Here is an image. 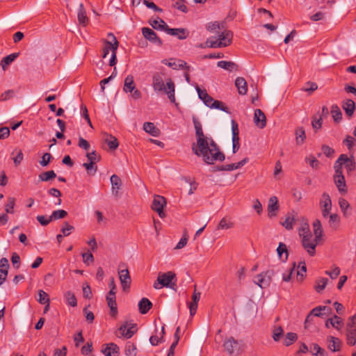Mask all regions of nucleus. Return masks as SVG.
Listing matches in <instances>:
<instances>
[{"label": "nucleus", "instance_id": "nucleus-1", "mask_svg": "<svg viewBox=\"0 0 356 356\" xmlns=\"http://www.w3.org/2000/svg\"><path fill=\"white\" fill-rule=\"evenodd\" d=\"M197 138V147H192L193 152L197 156H202L203 161L207 164H213L216 161H223L225 154L220 152L218 146L211 138L204 134L200 122L195 118H193Z\"/></svg>", "mask_w": 356, "mask_h": 356}, {"label": "nucleus", "instance_id": "nucleus-2", "mask_svg": "<svg viewBox=\"0 0 356 356\" xmlns=\"http://www.w3.org/2000/svg\"><path fill=\"white\" fill-rule=\"evenodd\" d=\"M163 74L156 72L152 76V88L156 93L166 94L172 103L175 102V84L171 78H167L165 82L163 80Z\"/></svg>", "mask_w": 356, "mask_h": 356}, {"label": "nucleus", "instance_id": "nucleus-3", "mask_svg": "<svg viewBox=\"0 0 356 356\" xmlns=\"http://www.w3.org/2000/svg\"><path fill=\"white\" fill-rule=\"evenodd\" d=\"M233 39V33L229 30H225L218 35V39L211 37L207 39L206 44L211 48L225 47L231 44Z\"/></svg>", "mask_w": 356, "mask_h": 356}, {"label": "nucleus", "instance_id": "nucleus-4", "mask_svg": "<svg viewBox=\"0 0 356 356\" xmlns=\"http://www.w3.org/2000/svg\"><path fill=\"white\" fill-rule=\"evenodd\" d=\"M222 346L229 356H239L244 350L242 341L237 340L233 337L225 338Z\"/></svg>", "mask_w": 356, "mask_h": 356}, {"label": "nucleus", "instance_id": "nucleus-5", "mask_svg": "<svg viewBox=\"0 0 356 356\" xmlns=\"http://www.w3.org/2000/svg\"><path fill=\"white\" fill-rule=\"evenodd\" d=\"M175 274L172 271H168L165 273H159L153 286L156 289H161L164 286L171 288L172 285H176L175 283H172V281L175 280Z\"/></svg>", "mask_w": 356, "mask_h": 356}, {"label": "nucleus", "instance_id": "nucleus-6", "mask_svg": "<svg viewBox=\"0 0 356 356\" xmlns=\"http://www.w3.org/2000/svg\"><path fill=\"white\" fill-rule=\"evenodd\" d=\"M343 165L345 166L348 172H352L356 168V163L354 156L348 157L346 154H341L334 165V169L342 170Z\"/></svg>", "mask_w": 356, "mask_h": 356}, {"label": "nucleus", "instance_id": "nucleus-7", "mask_svg": "<svg viewBox=\"0 0 356 356\" xmlns=\"http://www.w3.org/2000/svg\"><path fill=\"white\" fill-rule=\"evenodd\" d=\"M273 275L274 271L273 270L263 272L255 277L254 282L262 289L266 288L270 284Z\"/></svg>", "mask_w": 356, "mask_h": 356}, {"label": "nucleus", "instance_id": "nucleus-8", "mask_svg": "<svg viewBox=\"0 0 356 356\" xmlns=\"http://www.w3.org/2000/svg\"><path fill=\"white\" fill-rule=\"evenodd\" d=\"M319 206L321 209L322 216L327 218L332 209V200L328 193H323L321 195Z\"/></svg>", "mask_w": 356, "mask_h": 356}, {"label": "nucleus", "instance_id": "nucleus-9", "mask_svg": "<svg viewBox=\"0 0 356 356\" xmlns=\"http://www.w3.org/2000/svg\"><path fill=\"white\" fill-rule=\"evenodd\" d=\"M319 241H316V238H313L312 235L309 236H303L302 238V244L310 256H314L316 252V247Z\"/></svg>", "mask_w": 356, "mask_h": 356}, {"label": "nucleus", "instance_id": "nucleus-10", "mask_svg": "<svg viewBox=\"0 0 356 356\" xmlns=\"http://www.w3.org/2000/svg\"><path fill=\"white\" fill-rule=\"evenodd\" d=\"M334 181L339 193H347V186L342 170L334 169Z\"/></svg>", "mask_w": 356, "mask_h": 356}, {"label": "nucleus", "instance_id": "nucleus-11", "mask_svg": "<svg viewBox=\"0 0 356 356\" xmlns=\"http://www.w3.org/2000/svg\"><path fill=\"white\" fill-rule=\"evenodd\" d=\"M166 204V200L164 197L161 195H155L152 202V209L157 212L161 218L165 216L163 207Z\"/></svg>", "mask_w": 356, "mask_h": 356}, {"label": "nucleus", "instance_id": "nucleus-12", "mask_svg": "<svg viewBox=\"0 0 356 356\" xmlns=\"http://www.w3.org/2000/svg\"><path fill=\"white\" fill-rule=\"evenodd\" d=\"M108 36L113 38V42H109L108 40L104 41V47L103 48L102 55L103 58H106L109 54L110 51H112V54H113V52H117V49L119 46V42L113 33H108Z\"/></svg>", "mask_w": 356, "mask_h": 356}, {"label": "nucleus", "instance_id": "nucleus-13", "mask_svg": "<svg viewBox=\"0 0 356 356\" xmlns=\"http://www.w3.org/2000/svg\"><path fill=\"white\" fill-rule=\"evenodd\" d=\"M280 210L278 199L276 196H272L268 202V216L269 218L275 217Z\"/></svg>", "mask_w": 356, "mask_h": 356}, {"label": "nucleus", "instance_id": "nucleus-14", "mask_svg": "<svg viewBox=\"0 0 356 356\" xmlns=\"http://www.w3.org/2000/svg\"><path fill=\"white\" fill-rule=\"evenodd\" d=\"M142 33L145 39L149 42L161 46L162 44L161 40L157 36L156 33L151 29L143 27L142 29Z\"/></svg>", "mask_w": 356, "mask_h": 356}, {"label": "nucleus", "instance_id": "nucleus-15", "mask_svg": "<svg viewBox=\"0 0 356 356\" xmlns=\"http://www.w3.org/2000/svg\"><path fill=\"white\" fill-rule=\"evenodd\" d=\"M119 278L124 291L130 287L131 284V277L129 275V272L127 268L122 269L119 270Z\"/></svg>", "mask_w": 356, "mask_h": 356}, {"label": "nucleus", "instance_id": "nucleus-16", "mask_svg": "<svg viewBox=\"0 0 356 356\" xmlns=\"http://www.w3.org/2000/svg\"><path fill=\"white\" fill-rule=\"evenodd\" d=\"M166 33L168 35L177 37L179 40H184L189 35V31L184 28L172 29L168 26Z\"/></svg>", "mask_w": 356, "mask_h": 356}, {"label": "nucleus", "instance_id": "nucleus-17", "mask_svg": "<svg viewBox=\"0 0 356 356\" xmlns=\"http://www.w3.org/2000/svg\"><path fill=\"white\" fill-rule=\"evenodd\" d=\"M115 299V293H113L112 291H109L106 296V301L108 306L111 309V315L113 317L116 316L118 314V307Z\"/></svg>", "mask_w": 356, "mask_h": 356}, {"label": "nucleus", "instance_id": "nucleus-18", "mask_svg": "<svg viewBox=\"0 0 356 356\" xmlns=\"http://www.w3.org/2000/svg\"><path fill=\"white\" fill-rule=\"evenodd\" d=\"M248 161H249L248 158H245L243 160H241V161L236 163L227 164V165H222L221 166H219L217 168V170L232 171V170L241 168L245 164H246L248 162Z\"/></svg>", "mask_w": 356, "mask_h": 356}, {"label": "nucleus", "instance_id": "nucleus-19", "mask_svg": "<svg viewBox=\"0 0 356 356\" xmlns=\"http://www.w3.org/2000/svg\"><path fill=\"white\" fill-rule=\"evenodd\" d=\"M9 263L8 259L3 257L0 260V286L5 282L8 276Z\"/></svg>", "mask_w": 356, "mask_h": 356}, {"label": "nucleus", "instance_id": "nucleus-20", "mask_svg": "<svg viewBox=\"0 0 356 356\" xmlns=\"http://www.w3.org/2000/svg\"><path fill=\"white\" fill-rule=\"evenodd\" d=\"M254 122L255 124L263 129L266 125V118L264 113L261 109H256L254 111Z\"/></svg>", "mask_w": 356, "mask_h": 356}, {"label": "nucleus", "instance_id": "nucleus-21", "mask_svg": "<svg viewBox=\"0 0 356 356\" xmlns=\"http://www.w3.org/2000/svg\"><path fill=\"white\" fill-rule=\"evenodd\" d=\"M120 348L113 343L106 344V347L102 350V352L106 356H118Z\"/></svg>", "mask_w": 356, "mask_h": 356}, {"label": "nucleus", "instance_id": "nucleus-22", "mask_svg": "<svg viewBox=\"0 0 356 356\" xmlns=\"http://www.w3.org/2000/svg\"><path fill=\"white\" fill-rule=\"evenodd\" d=\"M235 86L240 95H244L248 92V83L243 77H237L235 80Z\"/></svg>", "mask_w": 356, "mask_h": 356}, {"label": "nucleus", "instance_id": "nucleus-23", "mask_svg": "<svg viewBox=\"0 0 356 356\" xmlns=\"http://www.w3.org/2000/svg\"><path fill=\"white\" fill-rule=\"evenodd\" d=\"M136 325L132 324L129 327L127 325H122L120 327V332L122 336L125 337L126 339H130L136 332Z\"/></svg>", "mask_w": 356, "mask_h": 356}, {"label": "nucleus", "instance_id": "nucleus-24", "mask_svg": "<svg viewBox=\"0 0 356 356\" xmlns=\"http://www.w3.org/2000/svg\"><path fill=\"white\" fill-rule=\"evenodd\" d=\"M111 189L112 193L115 195H118L119 191L122 186V181L121 179L116 175H113L111 177Z\"/></svg>", "mask_w": 356, "mask_h": 356}, {"label": "nucleus", "instance_id": "nucleus-25", "mask_svg": "<svg viewBox=\"0 0 356 356\" xmlns=\"http://www.w3.org/2000/svg\"><path fill=\"white\" fill-rule=\"evenodd\" d=\"M200 296L201 293L200 292H196L195 291H194L192 296V301L188 305L191 316H193L197 311V304L200 299Z\"/></svg>", "mask_w": 356, "mask_h": 356}, {"label": "nucleus", "instance_id": "nucleus-26", "mask_svg": "<svg viewBox=\"0 0 356 356\" xmlns=\"http://www.w3.org/2000/svg\"><path fill=\"white\" fill-rule=\"evenodd\" d=\"M143 129L145 132L154 137L159 136L161 134L159 129L156 127L152 122H145L143 124Z\"/></svg>", "mask_w": 356, "mask_h": 356}, {"label": "nucleus", "instance_id": "nucleus-27", "mask_svg": "<svg viewBox=\"0 0 356 356\" xmlns=\"http://www.w3.org/2000/svg\"><path fill=\"white\" fill-rule=\"evenodd\" d=\"M342 108L348 117H352L355 110V104L352 99H346L343 102Z\"/></svg>", "mask_w": 356, "mask_h": 356}, {"label": "nucleus", "instance_id": "nucleus-28", "mask_svg": "<svg viewBox=\"0 0 356 356\" xmlns=\"http://www.w3.org/2000/svg\"><path fill=\"white\" fill-rule=\"evenodd\" d=\"M136 88L134 76L129 74L124 79L123 90L124 92H131Z\"/></svg>", "mask_w": 356, "mask_h": 356}, {"label": "nucleus", "instance_id": "nucleus-29", "mask_svg": "<svg viewBox=\"0 0 356 356\" xmlns=\"http://www.w3.org/2000/svg\"><path fill=\"white\" fill-rule=\"evenodd\" d=\"M138 307L140 312L143 314H145L152 307V303L149 299L143 298L138 303Z\"/></svg>", "mask_w": 356, "mask_h": 356}, {"label": "nucleus", "instance_id": "nucleus-30", "mask_svg": "<svg viewBox=\"0 0 356 356\" xmlns=\"http://www.w3.org/2000/svg\"><path fill=\"white\" fill-rule=\"evenodd\" d=\"M149 24L153 29L156 30L164 31L165 32H167V29H168L167 24L160 18L150 20Z\"/></svg>", "mask_w": 356, "mask_h": 356}, {"label": "nucleus", "instance_id": "nucleus-31", "mask_svg": "<svg viewBox=\"0 0 356 356\" xmlns=\"http://www.w3.org/2000/svg\"><path fill=\"white\" fill-rule=\"evenodd\" d=\"M330 324L336 329L340 330L343 325V321L340 317L334 315L332 318L327 319L325 322V326L327 327H330Z\"/></svg>", "mask_w": 356, "mask_h": 356}, {"label": "nucleus", "instance_id": "nucleus-32", "mask_svg": "<svg viewBox=\"0 0 356 356\" xmlns=\"http://www.w3.org/2000/svg\"><path fill=\"white\" fill-rule=\"evenodd\" d=\"M104 141L112 150L116 149L119 145L118 139L111 134H106L104 135Z\"/></svg>", "mask_w": 356, "mask_h": 356}, {"label": "nucleus", "instance_id": "nucleus-33", "mask_svg": "<svg viewBox=\"0 0 356 356\" xmlns=\"http://www.w3.org/2000/svg\"><path fill=\"white\" fill-rule=\"evenodd\" d=\"M234 226V222L230 218L224 217L220 220L217 229H229L233 228Z\"/></svg>", "mask_w": 356, "mask_h": 356}, {"label": "nucleus", "instance_id": "nucleus-34", "mask_svg": "<svg viewBox=\"0 0 356 356\" xmlns=\"http://www.w3.org/2000/svg\"><path fill=\"white\" fill-rule=\"evenodd\" d=\"M312 226L316 241H320L323 236V229L321 221L318 219H316L314 221Z\"/></svg>", "mask_w": 356, "mask_h": 356}, {"label": "nucleus", "instance_id": "nucleus-35", "mask_svg": "<svg viewBox=\"0 0 356 356\" xmlns=\"http://www.w3.org/2000/svg\"><path fill=\"white\" fill-rule=\"evenodd\" d=\"M77 17L80 24H82L84 26L88 24V18L86 15V12L83 8V3H80L79 5Z\"/></svg>", "mask_w": 356, "mask_h": 356}, {"label": "nucleus", "instance_id": "nucleus-36", "mask_svg": "<svg viewBox=\"0 0 356 356\" xmlns=\"http://www.w3.org/2000/svg\"><path fill=\"white\" fill-rule=\"evenodd\" d=\"M327 341L330 343L328 348L330 350L336 352L340 350V346L341 342L339 339L330 336L327 338Z\"/></svg>", "mask_w": 356, "mask_h": 356}, {"label": "nucleus", "instance_id": "nucleus-37", "mask_svg": "<svg viewBox=\"0 0 356 356\" xmlns=\"http://www.w3.org/2000/svg\"><path fill=\"white\" fill-rule=\"evenodd\" d=\"M217 65L218 67L229 72L237 70L238 68L237 65L232 61L220 60L218 62Z\"/></svg>", "mask_w": 356, "mask_h": 356}, {"label": "nucleus", "instance_id": "nucleus-38", "mask_svg": "<svg viewBox=\"0 0 356 356\" xmlns=\"http://www.w3.org/2000/svg\"><path fill=\"white\" fill-rule=\"evenodd\" d=\"M19 56V53H13L11 54L4 58L1 60V66L3 70H6V66L9 65L12 62H13Z\"/></svg>", "mask_w": 356, "mask_h": 356}, {"label": "nucleus", "instance_id": "nucleus-39", "mask_svg": "<svg viewBox=\"0 0 356 356\" xmlns=\"http://www.w3.org/2000/svg\"><path fill=\"white\" fill-rule=\"evenodd\" d=\"M296 141L298 145H302L306 138L305 131L303 127H298L296 130Z\"/></svg>", "mask_w": 356, "mask_h": 356}, {"label": "nucleus", "instance_id": "nucleus-40", "mask_svg": "<svg viewBox=\"0 0 356 356\" xmlns=\"http://www.w3.org/2000/svg\"><path fill=\"white\" fill-rule=\"evenodd\" d=\"M331 114L335 122H339L342 119V113L339 107L334 104L331 108Z\"/></svg>", "mask_w": 356, "mask_h": 356}, {"label": "nucleus", "instance_id": "nucleus-41", "mask_svg": "<svg viewBox=\"0 0 356 356\" xmlns=\"http://www.w3.org/2000/svg\"><path fill=\"white\" fill-rule=\"evenodd\" d=\"M124 353L127 356H136V346L134 343L128 341L125 346Z\"/></svg>", "mask_w": 356, "mask_h": 356}, {"label": "nucleus", "instance_id": "nucleus-42", "mask_svg": "<svg viewBox=\"0 0 356 356\" xmlns=\"http://www.w3.org/2000/svg\"><path fill=\"white\" fill-rule=\"evenodd\" d=\"M64 298L69 305L72 307H76L77 305V300L73 292L70 291H66L64 293Z\"/></svg>", "mask_w": 356, "mask_h": 356}, {"label": "nucleus", "instance_id": "nucleus-43", "mask_svg": "<svg viewBox=\"0 0 356 356\" xmlns=\"http://www.w3.org/2000/svg\"><path fill=\"white\" fill-rule=\"evenodd\" d=\"M295 220H296L294 216L291 214H289L286 216L285 220L284 221L280 222V223L286 229L291 230L293 228Z\"/></svg>", "mask_w": 356, "mask_h": 356}, {"label": "nucleus", "instance_id": "nucleus-44", "mask_svg": "<svg viewBox=\"0 0 356 356\" xmlns=\"http://www.w3.org/2000/svg\"><path fill=\"white\" fill-rule=\"evenodd\" d=\"M330 309L327 307L326 306H319L314 308L311 312V315H313L314 316H318L320 317L323 316V314H326L325 312L330 311Z\"/></svg>", "mask_w": 356, "mask_h": 356}, {"label": "nucleus", "instance_id": "nucleus-45", "mask_svg": "<svg viewBox=\"0 0 356 356\" xmlns=\"http://www.w3.org/2000/svg\"><path fill=\"white\" fill-rule=\"evenodd\" d=\"M56 177V174L54 170H49L47 172H42L39 175L38 177L40 181H48L52 179H54Z\"/></svg>", "mask_w": 356, "mask_h": 356}, {"label": "nucleus", "instance_id": "nucleus-46", "mask_svg": "<svg viewBox=\"0 0 356 356\" xmlns=\"http://www.w3.org/2000/svg\"><path fill=\"white\" fill-rule=\"evenodd\" d=\"M67 216V212L63 209L54 211L50 216V220H56L65 218Z\"/></svg>", "mask_w": 356, "mask_h": 356}, {"label": "nucleus", "instance_id": "nucleus-47", "mask_svg": "<svg viewBox=\"0 0 356 356\" xmlns=\"http://www.w3.org/2000/svg\"><path fill=\"white\" fill-rule=\"evenodd\" d=\"M347 343L350 346H355L356 343V328L347 330L346 333Z\"/></svg>", "mask_w": 356, "mask_h": 356}, {"label": "nucleus", "instance_id": "nucleus-48", "mask_svg": "<svg viewBox=\"0 0 356 356\" xmlns=\"http://www.w3.org/2000/svg\"><path fill=\"white\" fill-rule=\"evenodd\" d=\"M307 272V268L305 263H300L298 266V270L297 271V281L298 282H302L304 280V277L306 275Z\"/></svg>", "mask_w": 356, "mask_h": 356}, {"label": "nucleus", "instance_id": "nucleus-49", "mask_svg": "<svg viewBox=\"0 0 356 356\" xmlns=\"http://www.w3.org/2000/svg\"><path fill=\"white\" fill-rule=\"evenodd\" d=\"M310 352L312 355L316 356L325 355V350L321 348L317 343H312L310 345Z\"/></svg>", "mask_w": 356, "mask_h": 356}, {"label": "nucleus", "instance_id": "nucleus-50", "mask_svg": "<svg viewBox=\"0 0 356 356\" xmlns=\"http://www.w3.org/2000/svg\"><path fill=\"white\" fill-rule=\"evenodd\" d=\"M88 161L96 163L101 160V156L95 150L88 152L86 155Z\"/></svg>", "mask_w": 356, "mask_h": 356}, {"label": "nucleus", "instance_id": "nucleus-51", "mask_svg": "<svg viewBox=\"0 0 356 356\" xmlns=\"http://www.w3.org/2000/svg\"><path fill=\"white\" fill-rule=\"evenodd\" d=\"M297 339H298L297 334H296L294 332H288L285 337L284 345L286 346H289L292 343H293Z\"/></svg>", "mask_w": 356, "mask_h": 356}, {"label": "nucleus", "instance_id": "nucleus-52", "mask_svg": "<svg viewBox=\"0 0 356 356\" xmlns=\"http://www.w3.org/2000/svg\"><path fill=\"white\" fill-rule=\"evenodd\" d=\"M328 282L327 278H320L316 281V284L315 286V289L318 293L321 292L327 286Z\"/></svg>", "mask_w": 356, "mask_h": 356}, {"label": "nucleus", "instance_id": "nucleus-53", "mask_svg": "<svg viewBox=\"0 0 356 356\" xmlns=\"http://www.w3.org/2000/svg\"><path fill=\"white\" fill-rule=\"evenodd\" d=\"M83 166L86 168L88 175H95L97 170V166L95 165V163L91 162L84 163Z\"/></svg>", "mask_w": 356, "mask_h": 356}, {"label": "nucleus", "instance_id": "nucleus-54", "mask_svg": "<svg viewBox=\"0 0 356 356\" xmlns=\"http://www.w3.org/2000/svg\"><path fill=\"white\" fill-rule=\"evenodd\" d=\"M284 334V330L281 326L275 327L273 332V339L278 341Z\"/></svg>", "mask_w": 356, "mask_h": 356}, {"label": "nucleus", "instance_id": "nucleus-55", "mask_svg": "<svg viewBox=\"0 0 356 356\" xmlns=\"http://www.w3.org/2000/svg\"><path fill=\"white\" fill-rule=\"evenodd\" d=\"M52 159L53 156L50 153H44L39 163L41 166L44 167L48 165Z\"/></svg>", "mask_w": 356, "mask_h": 356}, {"label": "nucleus", "instance_id": "nucleus-56", "mask_svg": "<svg viewBox=\"0 0 356 356\" xmlns=\"http://www.w3.org/2000/svg\"><path fill=\"white\" fill-rule=\"evenodd\" d=\"M38 301L42 305H45L46 303L49 302V298L48 294L43 290H40L38 293Z\"/></svg>", "mask_w": 356, "mask_h": 356}, {"label": "nucleus", "instance_id": "nucleus-57", "mask_svg": "<svg viewBox=\"0 0 356 356\" xmlns=\"http://www.w3.org/2000/svg\"><path fill=\"white\" fill-rule=\"evenodd\" d=\"M15 204V199L14 197H10L8 199V202L5 206V210L6 213H13L14 212V207Z\"/></svg>", "mask_w": 356, "mask_h": 356}, {"label": "nucleus", "instance_id": "nucleus-58", "mask_svg": "<svg viewBox=\"0 0 356 356\" xmlns=\"http://www.w3.org/2000/svg\"><path fill=\"white\" fill-rule=\"evenodd\" d=\"M329 217V223L331 227H336L339 223V217L337 213H330L327 216Z\"/></svg>", "mask_w": 356, "mask_h": 356}, {"label": "nucleus", "instance_id": "nucleus-59", "mask_svg": "<svg viewBox=\"0 0 356 356\" xmlns=\"http://www.w3.org/2000/svg\"><path fill=\"white\" fill-rule=\"evenodd\" d=\"M306 162L309 163V165L314 169H318L319 161L312 155L305 158Z\"/></svg>", "mask_w": 356, "mask_h": 356}, {"label": "nucleus", "instance_id": "nucleus-60", "mask_svg": "<svg viewBox=\"0 0 356 356\" xmlns=\"http://www.w3.org/2000/svg\"><path fill=\"white\" fill-rule=\"evenodd\" d=\"M74 229V227L72 225H70L67 222H65L63 227L61 229V232L64 236H67Z\"/></svg>", "mask_w": 356, "mask_h": 356}, {"label": "nucleus", "instance_id": "nucleus-61", "mask_svg": "<svg viewBox=\"0 0 356 356\" xmlns=\"http://www.w3.org/2000/svg\"><path fill=\"white\" fill-rule=\"evenodd\" d=\"M82 257L84 264H86L87 266L90 265L94 261V257L92 254L90 252V251L83 253Z\"/></svg>", "mask_w": 356, "mask_h": 356}, {"label": "nucleus", "instance_id": "nucleus-62", "mask_svg": "<svg viewBox=\"0 0 356 356\" xmlns=\"http://www.w3.org/2000/svg\"><path fill=\"white\" fill-rule=\"evenodd\" d=\"M312 234L308 223H305L302 227L299 229V235L301 238H303V236H309V235Z\"/></svg>", "mask_w": 356, "mask_h": 356}, {"label": "nucleus", "instance_id": "nucleus-63", "mask_svg": "<svg viewBox=\"0 0 356 356\" xmlns=\"http://www.w3.org/2000/svg\"><path fill=\"white\" fill-rule=\"evenodd\" d=\"M343 143L347 146L348 149L350 150L356 144V139L351 136H347L343 140Z\"/></svg>", "mask_w": 356, "mask_h": 356}, {"label": "nucleus", "instance_id": "nucleus-64", "mask_svg": "<svg viewBox=\"0 0 356 356\" xmlns=\"http://www.w3.org/2000/svg\"><path fill=\"white\" fill-rule=\"evenodd\" d=\"M354 328H356V314L348 318L347 322V330H350Z\"/></svg>", "mask_w": 356, "mask_h": 356}]
</instances>
